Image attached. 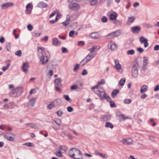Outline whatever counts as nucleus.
Instances as JSON below:
<instances>
[{
	"label": "nucleus",
	"instance_id": "bb28decb",
	"mask_svg": "<svg viewBox=\"0 0 159 159\" xmlns=\"http://www.w3.org/2000/svg\"><path fill=\"white\" fill-rule=\"evenodd\" d=\"M74 149H76V148H71L68 152L69 156L72 158L74 157V151H75Z\"/></svg>",
	"mask_w": 159,
	"mask_h": 159
},
{
	"label": "nucleus",
	"instance_id": "052dcab7",
	"mask_svg": "<svg viewBox=\"0 0 159 159\" xmlns=\"http://www.w3.org/2000/svg\"><path fill=\"white\" fill-rule=\"evenodd\" d=\"M67 110L69 112H71L73 111V109L72 107L69 106L67 107Z\"/></svg>",
	"mask_w": 159,
	"mask_h": 159
},
{
	"label": "nucleus",
	"instance_id": "1a4fd4ad",
	"mask_svg": "<svg viewBox=\"0 0 159 159\" xmlns=\"http://www.w3.org/2000/svg\"><path fill=\"white\" fill-rule=\"evenodd\" d=\"M139 41L141 43H144V46L145 48H147L149 44L148 43V40L147 39H145L143 36H141L140 37Z\"/></svg>",
	"mask_w": 159,
	"mask_h": 159
},
{
	"label": "nucleus",
	"instance_id": "37998d69",
	"mask_svg": "<svg viewBox=\"0 0 159 159\" xmlns=\"http://www.w3.org/2000/svg\"><path fill=\"white\" fill-rule=\"evenodd\" d=\"M54 107H55V105H54V104L53 103V102H52L47 106V108L49 109H52Z\"/></svg>",
	"mask_w": 159,
	"mask_h": 159
},
{
	"label": "nucleus",
	"instance_id": "864d4df0",
	"mask_svg": "<svg viewBox=\"0 0 159 159\" xmlns=\"http://www.w3.org/2000/svg\"><path fill=\"white\" fill-rule=\"evenodd\" d=\"M58 16V14H57V16L56 17V18H55V20H51L50 21V22L52 24H53L54 23H55V22L57 21V20H58V19L57 18V17Z\"/></svg>",
	"mask_w": 159,
	"mask_h": 159
},
{
	"label": "nucleus",
	"instance_id": "a878e982",
	"mask_svg": "<svg viewBox=\"0 0 159 159\" xmlns=\"http://www.w3.org/2000/svg\"><path fill=\"white\" fill-rule=\"evenodd\" d=\"M148 89V86L143 85L141 87V89L140 90V92L141 93H143L146 91Z\"/></svg>",
	"mask_w": 159,
	"mask_h": 159
},
{
	"label": "nucleus",
	"instance_id": "7ed1b4c3",
	"mask_svg": "<svg viewBox=\"0 0 159 159\" xmlns=\"http://www.w3.org/2000/svg\"><path fill=\"white\" fill-rule=\"evenodd\" d=\"M61 81V78H58L55 79L54 81L55 87L56 91L59 92L61 91V90L60 88V87H61L62 85Z\"/></svg>",
	"mask_w": 159,
	"mask_h": 159
},
{
	"label": "nucleus",
	"instance_id": "ea45409f",
	"mask_svg": "<svg viewBox=\"0 0 159 159\" xmlns=\"http://www.w3.org/2000/svg\"><path fill=\"white\" fill-rule=\"evenodd\" d=\"M10 63L7 64L6 66H4V67H2V70L3 71H5L6 70H7L8 69V68H9V67L10 66Z\"/></svg>",
	"mask_w": 159,
	"mask_h": 159
},
{
	"label": "nucleus",
	"instance_id": "423d86ee",
	"mask_svg": "<svg viewBox=\"0 0 159 159\" xmlns=\"http://www.w3.org/2000/svg\"><path fill=\"white\" fill-rule=\"evenodd\" d=\"M132 74L134 78L137 77L138 75V70L137 68V65L136 64H134L133 66Z\"/></svg>",
	"mask_w": 159,
	"mask_h": 159
},
{
	"label": "nucleus",
	"instance_id": "2eb2a0df",
	"mask_svg": "<svg viewBox=\"0 0 159 159\" xmlns=\"http://www.w3.org/2000/svg\"><path fill=\"white\" fill-rule=\"evenodd\" d=\"M111 116L110 115H103L101 118V121L103 122L109 121L111 119Z\"/></svg>",
	"mask_w": 159,
	"mask_h": 159
},
{
	"label": "nucleus",
	"instance_id": "2f4dec72",
	"mask_svg": "<svg viewBox=\"0 0 159 159\" xmlns=\"http://www.w3.org/2000/svg\"><path fill=\"white\" fill-rule=\"evenodd\" d=\"M54 122L58 126L60 127L61 125V120L58 119H56L54 120Z\"/></svg>",
	"mask_w": 159,
	"mask_h": 159
},
{
	"label": "nucleus",
	"instance_id": "aec40b11",
	"mask_svg": "<svg viewBox=\"0 0 159 159\" xmlns=\"http://www.w3.org/2000/svg\"><path fill=\"white\" fill-rule=\"evenodd\" d=\"M29 67V65L27 62L24 63L22 67L23 71L25 73H27L28 70L27 69Z\"/></svg>",
	"mask_w": 159,
	"mask_h": 159
},
{
	"label": "nucleus",
	"instance_id": "680f3d73",
	"mask_svg": "<svg viewBox=\"0 0 159 159\" xmlns=\"http://www.w3.org/2000/svg\"><path fill=\"white\" fill-rule=\"evenodd\" d=\"M137 51L139 52L140 53H141L144 51V50L141 48H137Z\"/></svg>",
	"mask_w": 159,
	"mask_h": 159
},
{
	"label": "nucleus",
	"instance_id": "5701e85b",
	"mask_svg": "<svg viewBox=\"0 0 159 159\" xmlns=\"http://www.w3.org/2000/svg\"><path fill=\"white\" fill-rule=\"evenodd\" d=\"M48 7V5L45 2H40L37 6V7L41 8L47 7Z\"/></svg>",
	"mask_w": 159,
	"mask_h": 159
},
{
	"label": "nucleus",
	"instance_id": "dca6fc26",
	"mask_svg": "<svg viewBox=\"0 0 159 159\" xmlns=\"http://www.w3.org/2000/svg\"><path fill=\"white\" fill-rule=\"evenodd\" d=\"M14 3L12 2H7V3L2 4L1 5V7L2 9H4L9 7L13 6Z\"/></svg>",
	"mask_w": 159,
	"mask_h": 159
},
{
	"label": "nucleus",
	"instance_id": "13d9d810",
	"mask_svg": "<svg viewBox=\"0 0 159 159\" xmlns=\"http://www.w3.org/2000/svg\"><path fill=\"white\" fill-rule=\"evenodd\" d=\"M41 35L40 33H37L36 32H34L33 33V36L35 37H37Z\"/></svg>",
	"mask_w": 159,
	"mask_h": 159
},
{
	"label": "nucleus",
	"instance_id": "0eeeda50",
	"mask_svg": "<svg viewBox=\"0 0 159 159\" xmlns=\"http://www.w3.org/2000/svg\"><path fill=\"white\" fill-rule=\"evenodd\" d=\"M80 5L76 3H72L69 6V8L72 11H75L78 10L80 8Z\"/></svg>",
	"mask_w": 159,
	"mask_h": 159
},
{
	"label": "nucleus",
	"instance_id": "a211bd4d",
	"mask_svg": "<svg viewBox=\"0 0 159 159\" xmlns=\"http://www.w3.org/2000/svg\"><path fill=\"white\" fill-rule=\"evenodd\" d=\"M90 36L91 38L95 39H98L101 37L100 35L97 32L92 33Z\"/></svg>",
	"mask_w": 159,
	"mask_h": 159
},
{
	"label": "nucleus",
	"instance_id": "09e8293b",
	"mask_svg": "<svg viewBox=\"0 0 159 159\" xmlns=\"http://www.w3.org/2000/svg\"><path fill=\"white\" fill-rule=\"evenodd\" d=\"M15 54L18 57H20L22 55V52L20 50H18L16 51L15 52Z\"/></svg>",
	"mask_w": 159,
	"mask_h": 159
},
{
	"label": "nucleus",
	"instance_id": "393cba45",
	"mask_svg": "<svg viewBox=\"0 0 159 159\" xmlns=\"http://www.w3.org/2000/svg\"><path fill=\"white\" fill-rule=\"evenodd\" d=\"M105 83V80H104L102 79L100 81L98 82V85H97L91 88V89H92L93 90V89H94L95 88H98L99 85H102V84H103Z\"/></svg>",
	"mask_w": 159,
	"mask_h": 159
},
{
	"label": "nucleus",
	"instance_id": "c756f323",
	"mask_svg": "<svg viewBox=\"0 0 159 159\" xmlns=\"http://www.w3.org/2000/svg\"><path fill=\"white\" fill-rule=\"evenodd\" d=\"M107 95V93L105 92H103V93H101L98 95L100 97L101 100H103L105 99Z\"/></svg>",
	"mask_w": 159,
	"mask_h": 159
},
{
	"label": "nucleus",
	"instance_id": "5fc2aeb1",
	"mask_svg": "<svg viewBox=\"0 0 159 159\" xmlns=\"http://www.w3.org/2000/svg\"><path fill=\"white\" fill-rule=\"evenodd\" d=\"M101 20L102 22L105 23L107 21V19L106 16H103Z\"/></svg>",
	"mask_w": 159,
	"mask_h": 159
},
{
	"label": "nucleus",
	"instance_id": "bf43d9fd",
	"mask_svg": "<svg viewBox=\"0 0 159 159\" xmlns=\"http://www.w3.org/2000/svg\"><path fill=\"white\" fill-rule=\"evenodd\" d=\"M36 91L35 89H31L29 93L30 94H31L33 93H36Z\"/></svg>",
	"mask_w": 159,
	"mask_h": 159
},
{
	"label": "nucleus",
	"instance_id": "79ce46f5",
	"mask_svg": "<svg viewBox=\"0 0 159 159\" xmlns=\"http://www.w3.org/2000/svg\"><path fill=\"white\" fill-rule=\"evenodd\" d=\"M134 51L133 49H131L128 51L127 52V54H130L131 55H133L134 53Z\"/></svg>",
	"mask_w": 159,
	"mask_h": 159
},
{
	"label": "nucleus",
	"instance_id": "412c9836",
	"mask_svg": "<svg viewBox=\"0 0 159 159\" xmlns=\"http://www.w3.org/2000/svg\"><path fill=\"white\" fill-rule=\"evenodd\" d=\"M140 30L141 28L139 26H135L132 28L131 31L134 34H137Z\"/></svg>",
	"mask_w": 159,
	"mask_h": 159
},
{
	"label": "nucleus",
	"instance_id": "473e14b6",
	"mask_svg": "<svg viewBox=\"0 0 159 159\" xmlns=\"http://www.w3.org/2000/svg\"><path fill=\"white\" fill-rule=\"evenodd\" d=\"M105 126L107 128H110L112 129L114 126L110 122H107L105 125Z\"/></svg>",
	"mask_w": 159,
	"mask_h": 159
},
{
	"label": "nucleus",
	"instance_id": "c03bdc74",
	"mask_svg": "<svg viewBox=\"0 0 159 159\" xmlns=\"http://www.w3.org/2000/svg\"><path fill=\"white\" fill-rule=\"evenodd\" d=\"M144 26L147 29L152 28V25L146 23L144 24Z\"/></svg>",
	"mask_w": 159,
	"mask_h": 159
},
{
	"label": "nucleus",
	"instance_id": "6ab92c4d",
	"mask_svg": "<svg viewBox=\"0 0 159 159\" xmlns=\"http://www.w3.org/2000/svg\"><path fill=\"white\" fill-rule=\"evenodd\" d=\"M52 102L55 107L60 106L61 104V99L59 98H57L55 99Z\"/></svg>",
	"mask_w": 159,
	"mask_h": 159
},
{
	"label": "nucleus",
	"instance_id": "a18cd8bd",
	"mask_svg": "<svg viewBox=\"0 0 159 159\" xmlns=\"http://www.w3.org/2000/svg\"><path fill=\"white\" fill-rule=\"evenodd\" d=\"M131 100L130 99H125L124 101V102L125 104H129L131 102Z\"/></svg>",
	"mask_w": 159,
	"mask_h": 159
},
{
	"label": "nucleus",
	"instance_id": "c9c22d12",
	"mask_svg": "<svg viewBox=\"0 0 159 159\" xmlns=\"http://www.w3.org/2000/svg\"><path fill=\"white\" fill-rule=\"evenodd\" d=\"M143 66H146L148 63V62L147 61L148 60V58L146 57H143Z\"/></svg>",
	"mask_w": 159,
	"mask_h": 159
},
{
	"label": "nucleus",
	"instance_id": "9d476101",
	"mask_svg": "<svg viewBox=\"0 0 159 159\" xmlns=\"http://www.w3.org/2000/svg\"><path fill=\"white\" fill-rule=\"evenodd\" d=\"M26 8L25 13L27 14H30L33 9V6L31 3H29L26 5Z\"/></svg>",
	"mask_w": 159,
	"mask_h": 159
},
{
	"label": "nucleus",
	"instance_id": "a19ab883",
	"mask_svg": "<svg viewBox=\"0 0 159 159\" xmlns=\"http://www.w3.org/2000/svg\"><path fill=\"white\" fill-rule=\"evenodd\" d=\"M57 116L59 117H61L63 114V112L61 110H59L56 112Z\"/></svg>",
	"mask_w": 159,
	"mask_h": 159
},
{
	"label": "nucleus",
	"instance_id": "6e6552de",
	"mask_svg": "<svg viewBox=\"0 0 159 159\" xmlns=\"http://www.w3.org/2000/svg\"><path fill=\"white\" fill-rule=\"evenodd\" d=\"M118 33V31H115L110 33L106 36V38L108 39H112L119 35Z\"/></svg>",
	"mask_w": 159,
	"mask_h": 159
},
{
	"label": "nucleus",
	"instance_id": "f704fd0d",
	"mask_svg": "<svg viewBox=\"0 0 159 159\" xmlns=\"http://www.w3.org/2000/svg\"><path fill=\"white\" fill-rule=\"evenodd\" d=\"M52 128L55 130H57L60 129V127L56 125L53 123H52Z\"/></svg>",
	"mask_w": 159,
	"mask_h": 159
},
{
	"label": "nucleus",
	"instance_id": "4d7b16f0",
	"mask_svg": "<svg viewBox=\"0 0 159 159\" xmlns=\"http://www.w3.org/2000/svg\"><path fill=\"white\" fill-rule=\"evenodd\" d=\"M75 33V31L74 30L70 31L69 33V36L70 37H73Z\"/></svg>",
	"mask_w": 159,
	"mask_h": 159
},
{
	"label": "nucleus",
	"instance_id": "774afa93",
	"mask_svg": "<svg viewBox=\"0 0 159 159\" xmlns=\"http://www.w3.org/2000/svg\"><path fill=\"white\" fill-rule=\"evenodd\" d=\"M114 23L116 25H119L121 23V22L120 20L115 19L114 20Z\"/></svg>",
	"mask_w": 159,
	"mask_h": 159
},
{
	"label": "nucleus",
	"instance_id": "f8f14e48",
	"mask_svg": "<svg viewBox=\"0 0 159 159\" xmlns=\"http://www.w3.org/2000/svg\"><path fill=\"white\" fill-rule=\"evenodd\" d=\"M119 114L118 116L120 117L122 119H120V121L121 120L123 121H125V120L129 119H130V118L129 116H125L120 111H119L118 112Z\"/></svg>",
	"mask_w": 159,
	"mask_h": 159
},
{
	"label": "nucleus",
	"instance_id": "de8ad7c7",
	"mask_svg": "<svg viewBox=\"0 0 159 159\" xmlns=\"http://www.w3.org/2000/svg\"><path fill=\"white\" fill-rule=\"evenodd\" d=\"M114 68L117 70H120L121 68V66L120 64H116L115 65Z\"/></svg>",
	"mask_w": 159,
	"mask_h": 159
},
{
	"label": "nucleus",
	"instance_id": "8fccbe9b",
	"mask_svg": "<svg viewBox=\"0 0 159 159\" xmlns=\"http://www.w3.org/2000/svg\"><path fill=\"white\" fill-rule=\"evenodd\" d=\"M6 48L7 51H10L11 49V45L10 43H9L6 44Z\"/></svg>",
	"mask_w": 159,
	"mask_h": 159
},
{
	"label": "nucleus",
	"instance_id": "20e7f679",
	"mask_svg": "<svg viewBox=\"0 0 159 159\" xmlns=\"http://www.w3.org/2000/svg\"><path fill=\"white\" fill-rule=\"evenodd\" d=\"M74 157L73 158L75 159H82L83 158V155L80 150L77 148L74 149Z\"/></svg>",
	"mask_w": 159,
	"mask_h": 159
},
{
	"label": "nucleus",
	"instance_id": "e433bc0d",
	"mask_svg": "<svg viewBox=\"0 0 159 159\" xmlns=\"http://www.w3.org/2000/svg\"><path fill=\"white\" fill-rule=\"evenodd\" d=\"M63 97L68 102H71V99L69 98L68 95H64Z\"/></svg>",
	"mask_w": 159,
	"mask_h": 159
},
{
	"label": "nucleus",
	"instance_id": "338daca9",
	"mask_svg": "<svg viewBox=\"0 0 159 159\" xmlns=\"http://www.w3.org/2000/svg\"><path fill=\"white\" fill-rule=\"evenodd\" d=\"M27 28H28V30L29 31H31L33 29V26L31 25L30 24H29L27 26Z\"/></svg>",
	"mask_w": 159,
	"mask_h": 159
},
{
	"label": "nucleus",
	"instance_id": "4be33fe9",
	"mask_svg": "<svg viewBox=\"0 0 159 159\" xmlns=\"http://www.w3.org/2000/svg\"><path fill=\"white\" fill-rule=\"evenodd\" d=\"M70 20V18L69 15H68L66 16V20L62 22L61 24H63L64 26H66L69 24Z\"/></svg>",
	"mask_w": 159,
	"mask_h": 159
},
{
	"label": "nucleus",
	"instance_id": "58836bf2",
	"mask_svg": "<svg viewBox=\"0 0 159 159\" xmlns=\"http://www.w3.org/2000/svg\"><path fill=\"white\" fill-rule=\"evenodd\" d=\"M125 81V78H122L119 81V84L120 86H123L124 85Z\"/></svg>",
	"mask_w": 159,
	"mask_h": 159
},
{
	"label": "nucleus",
	"instance_id": "4468645a",
	"mask_svg": "<svg viewBox=\"0 0 159 159\" xmlns=\"http://www.w3.org/2000/svg\"><path fill=\"white\" fill-rule=\"evenodd\" d=\"M122 142L123 144L125 145H131L133 143V140L129 138L126 139H123Z\"/></svg>",
	"mask_w": 159,
	"mask_h": 159
},
{
	"label": "nucleus",
	"instance_id": "39448f33",
	"mask_svg": "<svg viewBox=\"0 0 159 159\" xmlns=\"http://www.w3.org/2000/svg\"><path fill=\"white\" fill-rule=\"evenodd\" d=\"M108 48L111 50H116L117 49V45L113 41H110L108 44Z\"/></svg>",
	"mask_w": 159,
	"mask_h": 159
},
{
	"label": "nucleus",
	"instance_id": "0e129e2a",
	"mask_svg": "<svg viewBox=\"0 0 159 159\" xmlns=\"http://www.w3.org/2000/svg\"><path fill=\"white\" fill-rule=\"evenodd\" d=\"M50 63L52 66L53 67L56 66L57 65L56 62L54 61H52Z\"/></svg>",
	"mask_w": 159,
	"mask_h": 159
},
{
	"label": "nucleus",
	"instance_id": "f3484780",
	"mask_svg": "<svg viewBox=\"0 0 159 159\" xmlns=\"http://www.w3.org/2000/svg\"><path fill=\"white\" fill-rule=\"evenodd\" d=\"M45 57L42 54L40 58V62L43 65H45L48 62V60L47 58L46 60L44 61Z\"/></svg>",
	"mask_w": 159,
	"mask_h": 159
},
{
	"label": "nucleus",
	"instance_id": "ddd939ff",
	"mask_svg": "<svg viewBox=\"0 0 159 159\" xmlns=\"http://www.w3.org/2000/svg\"><path fill=\"white\" fill-rule=\"evenodd\" d=\"M95 55L96 54H94L93 53H89L85 57L86 59V62H89L95 57Z\"/></svg>",
	"mask_w": 159,
	"mask_h": 159
},
{
	"label": "nucleus",
	"instance_id": "49530a36",
	"mask_svg": "<svg viewBox=\"0 0 159 159\" xmlns=\"http://www.w3.org/2000/svg\"><path fill=\"white\" fill-rule=\"evenodd\" d=\"M105 99H107V101L110 102V103H111V102H112V101L111 100V98L107 95V93L105 97Z\"/></svg>",
	"mask_w": 159,
	"mask_h": 159
},
{
	"label": "nucleus",
	"instance_id": "e2e57ef3",
	"mask_svg": "<svg viewBox=\"0 0 159 159\" xmlns=\"http://www.w3.org/2000/svg\"><path fill=\"white\" fill-rule=\"evenodd\" d=\"M61 50L62 52L64 53H66L68 52L67 49L64 47H62L61 48Z\"/></svg>",
	"mask_w": 159,
	"mask_h": 159
},
{
	"label": "nucleus",
	"instance_id": "4c0bfd02",
	"mask_svg": "<svg viewBox=\"0 0 159 159\" xmlns=\"http://www.w3.org/2000/svg\"><path fill=\"white\" fill-rule=\"evenodd\" d=\"M62 152L60 151H59L58 152H55V154L56 155V156L58 157H61L63 156V155L62 154Z\"/></svg>",
	"mask_w": 159,
	"mask_h": 159
},
{
	"label": "nucleus",
	"instance_id": "72a5a7b5",
	"mask_svg": "<svg viewBox=\"0 0 159 159\" xmlns=\"http://www.w3.org/2000/svg\"><path fill=\"white\" fill-rule=\"evenodd\" d=\"M93 90L95 93L98 95L100 93H103V91H101L100 90H99L98 89V88H95Z\"/></svg>",
	"mask_w": 159,
	"mask_h": 159
},
{
	"label": "nucleus",
	"instance_id": "cd10ccee",
	"mask_svg": "<svg viewBox=\"0 0 159 159\" xmlns=\"http://www.w3.org/2000/svg\"><path fill=\"white\" fill-rule=\"evenodd\" d=\"M135 19V17H129L126 22L127 24L130 25L134 22Z\"/></svg>",
	"mask_w": 159,
	"mask_h": 159
},
{
	"label": "nucleus",
	"instance_id": "c85d7f7f",
	"mask_svg": "<svg viewBox=\"0 0 159 159\" xmlns=\"http://www.w3.org/2000/svg\"><path fill=\"white\" fill-rule=\"evenodd\" d=\"M118 15L116 13L110 14V19L111 20H115L117 17Z\"/></svg>",
	"mask_w": 159,
	"mask_h": 159
},
{
	"label": "nucleus",
	"instance_id": "f03ea898",
	"mask_svg": "<svg viewBox=\"0 0 159 159\" xmlns=\"http://www.w3.org/2000/svg\"><path fill=\"white\" fill-rule=\"evenodd\" d=\"M4 136L5 138L8 140L13 142L15 139L16 134L12 133H6Z\"/></svg>",
	"mask_w": 159,
	"mask_h": 159
},
{
	"label": "nucleus",
	"instance_id": "b1692460",
	"mask_svg": "<svg viewBox=\"0 0 159 159\" xmlns=\"http://www.w3.org/2000/svg\"><path fill=\"white\" fill-rule=\"evenodd\" d=\"M36 99L35 98H32L29 101V103L28 105L29 107H33L36 102Z\"/></svg>",
	"mask_w": 159,
	"mask_h": 159
},
{
	"label": "nucleus",
	"instance_id": "f257e3e1",
	"mask_svg": "<svg viewBox=\"0 0 159 159\" xmlns=\"http://www.w3.org/2000/svg\"><path fill=\"white\" fill-rule=\"evenodd\" d=\"M23 89L21 87L16 88L10 92V94L13 97H17L20 95L23 92Z\"/></svg>",
	"mask_w": 159,
	"mask_h": 159
},
{
	"label": "nucleus",
	"instance_id": "9b49d317",
	"mask_svg": "<svg viewBox=\"0 0 159 159\" xmlns=\"http://www.w3.org/2000/svg\"><path fill=\"white\" fill-rule=\"evenodd\" d=\"M52 44L54 46H57L61 44V42L56 38H53L52 40Z\"/></svg>",
	"mask_w": 159,
	"mask_h": 159
},
{
	"label": "nucleus",
	"instance_id": "6e6d98bb",
	"mask_svg": "<svg viewBox=\"0 0 159 159\" xmlns=\"http://www.w3.org/2000/svg\"><path fill=\"white\" fill-rule=\"evenodd\" d=\"M86 59L85 58L83 60L80 62V64H81L82 66H83L85 65L87 62H86Z\"/></svg>",
	"mask_w": 159,
	"mask_h": 159
},
{
	"label": "nucleus",
	"instance_id": "603ef678",
	"mask_svg": "<svg viewBox=\"0 0 159 159\" xmlns=\"http://www.w3.org/2000/svg\"><path fill=\"white\" fill-rule=\"evenodd\" d=\"M79 68V65L78 64H76V65L74 67L73 69L74 71L75 72Z\"/></svg>",
	"mask_w": 159,
	"mask_h": 159
},
{
	"label": "nucleus",
	"instance_id": "3c124183",
	"mask_svg": "<svg viewBox=\"0 0 159 159\" xmlns=\"http://www.w3.org/2000/svg\"><path fill=\"white\" fill-rule=\"evenodd\" d=\"M97 2V0H92L90 2V4L92 6H94Z\"/></svg>",
	"mask_w": 159,
	"mask_h": 159
},
{
	"label": "nucleus",
	"instance_id": "7c9ffc66",
	"mask_svg": "<svg viewBox=\"0 0 159 159\" xmlns=\"http://www.w3.org/2000/svg\"><path fill=\"white\" fill-rule=\"evenodd\" d=\"M119 90L117 89H115L111 93V96L113 98H115L119 93Z\"/></svg>",
	"mask_w": 159,
	"mask_h": 159
},
{
	"label": "nucleus",
	"instance_id": "69168bd1",
	"mask_svg": "<svg viewBox=\"0 0 159 159\" xmlns=\"http://www.w3.org/2000/svg\"><path fill=\"white\" fill-rule=\"evenodd\" d=\"M88 73L87 70L85 69H84L81 73V75H86Z\"/></svg>",
	"mask_w": 159,
	"mask_h": 159
}]
</instances>
